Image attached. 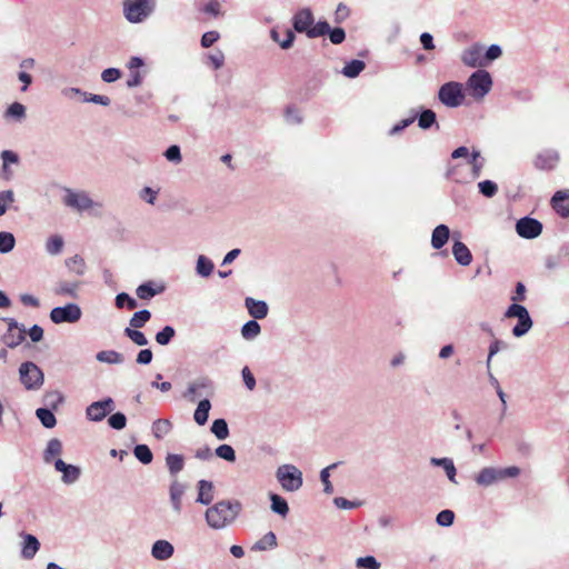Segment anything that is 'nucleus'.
I'll list each match as a JSON object with an SVG mask.
<instances>
[{
    "mask_svg": "<svg viewBox=\"0 0 569 569\" xmlns=\"http://www.w3.org/2000/svg\"><path fill=\"white\" fill-rule=\"evenodd\" d=\"M166 465L172 476L179 473L184 467V459L181 455L169 453L166 457Z\"/></svg>",
    "mask_w": 569,
    "mask_h": 569,
    "instance_id": "obj_26",
    "label": "nucleus"
},
{
    "mask_svg": "<svg viewBox=\"0 0 569 569\" xmlns=\"http://www.w3.org/2000/svg\"><path fill=\"white\" fill-rule=\"evenodd\" d=\"M246 307L251 317L254 319H263L268 315V306L264 301H258L253 298L246 299Z\"/></svg>",
    "mask_w": 569,
    "mask_h": 569,
    "instance_id": "obj_20",
    "label": "nucleus"
},
{
    "mask_svg": "<svg viewBox=\"0 0 569 569\" xmlns=\"http://www.w3.org/2000/svg\"><path fill=\"white\" fill-rule=\"evenodd\" d=\"M240 510L239 501L222 500L207 509L206 521L213 529H222L236 520Z\"/></svg>",
    "mask_w": 569,
    "mask_h": 569,
    "instance_id": "obj_1",
    "label": "nucleus"
},
{
    "mask_svg": "<svg viewBox=\"0 0 569 569\" xmlns=\"http://www.w3.org/2000/svg\"><path fill=\"white\" fill-rule=\"evenodd\" d=\"M335 467H336V465L333 463V465H331V466H329V467H327V468L322 469V470H321V473H320L321 481H322V483H323V486H325L323 490H325V492H326V493H328V495H331V493H332V491H333L332 485H331V482H330V480H329V470H330L331 468H335Z\"/></svg>",
    "mask_w": 569,
    "mask_h": 569,
    "instance_id": "obj_58",
    "label": "nucleus"
},
{
    "mask_svg": "<svg viewBox=\"0 0 569 569\" xmlns=\"http://www.w3.org/2000/svg\"><path fill=\"white\" fill-rule=\"evenodd\" d=\"M219 39V33L217 31H208L203 33L201 38V46L203 48L211 47Z\"/></svg>",
    "mask_w": 569,
    "mask_h": 569,
    "instance_id": "obj_64",
    "label": "nucleus"
},
{
    "mask_svg": "<svg viewBox=\"0 0 569 569\" xmlns=\"http://www.w3.org/2000/svg\"><path fill=\"white\" fill-rule=\"evenodd\" d=\"M62 452V443L59 439H51L48 442L47 449L44 451V460L50 462L51 459L56 456H59Z\"/></svg>",
    "mask_w": 569,
    "mask_h": 569,
    "instance_id": "obj_36",
    "label": "nucleus"
},
{
    "mask_svg": "<svg viewBox=\"0 0 569 569\" xmlns=\"http://www.w3.org/2000/svg\"><path fill=\"white\" fill-rule=\"evenodd\" d=\"M350 16V9L345 3H339L335 12V21L343 22Z\"/></svg>",
    "mask_w": 569,
    "mask_h": 569,
    "instance_id": "obj_60",
    "label": "nucleus"
},
{
    "mask_svg": "<svg viewBox=\"0 0 569 569\" xmlns=\"http://www.w3.org/2000/svg\"><path fill=\"white\" fill-rule=\"evenodd\" d=\"M260 332V325L256 320H250L241 329L244 339H253Z\"/></svg>",
    "mask_w": 569,
    "mask_h": 569,
    "instance_id": "obj_38",
    "label": "nucleus"
},
{
    "mask_svg": "<svg viewBox=\"0 0 569 569\" xmlns=\"http://www.w3.org/2000/svg\"><path fill=\"white\" fill-rule=\"evenodd\" d=\"M113 410V400L107 398L102 401L92 402L86 410L88 419L92 421H101Z\"/></svg>",
    "mask_w": 569,
    "mask_h": 569,
    "instance_id": "obj_13",
    "label": "nucleus"
},
{
    "mask_svg": "<svg viewBox=\"0 0 569 569\" xmlns=\"http://www.w3.org/2000/svg\"><path fill=\"white\" fill-rule=\"evenodd\" d=\"M501 49L499 46H496V44H492L488 48V50L486 51V53L483 54V58H485V63L487 64L488 62L499 58L501 56Z\"/></svg>",
    "mask_w": 569,
    "mask_h": 569,
    "instance_id": "obj_63",
    "label": "nucleus"
},
{
    "mask_svg": "<svg viewBox=\"0 0 569 569\" xmlns=\"http://www.w3.org/2000/svg\"><path fill=\"white\" fill-rule=\"evenodd\" d=\"M151 553L158 560H166L172 556L173 547L167 540H158L153 543Z\"/></svg>",
    "mask_w": 569,
    "mask_h": 569,
    "instance_id": "obj_21",
    "label": "nucleus"
},
{
    "mask_svg": "<svg viewBox=\"0 0 569 569\" xmlns=\"http://www.w3.org/2000/svg\"><path fill=\"white\" fill-rule=\"evenodd\" d=\"M516 230L520 237L533 239L542 232V224L536 219L525 217L518 220Z\"/></svg>",
    "mask_w": 569,
    "mask_h": 569,
    "instance_id": "obj_12",
    "label": "nucleus"
},
{
    "mask_svg": "<svg viewBox=\"0 0 569 569\" xmlns=\"http://www.w3.org/2000/svg\"><path fill=\"white\" fill-rule=\"evenodd\" d=\"M63 202L66 206L79 211L87 210L92 207V200L84 192H73L71 190H67Z\"/></svg>",
    "mask_w": 569,
    "mask_h": 569,
    "instance_id": "obj_15",
    "label": "nucleus"
},
{
    "mask_svg": "<svg viewBox=\"0 0 569 569\" xmlns=\"http://www.w3.org/2000/svg\"><path fill=\"white\" fill-rule=\"evenodd\" d=\"M366 68V64L361 60H351L348 62L343 69L342 73L348 78H355L357 77L363 69Z\"/></svg>",
    "mask_w": 569,
    "mask_h": 569,
    "instance_id": "obj_29",
    "label": "nucleus"
},
{
    "mask_svg": "<svg viewBox=\"0 0 569 569\" xmlns=\"http://www.w3.org/2000/svg\"><path fill=\"white\" fill-rule=\"evenodd\" d=\"M461 60L466 66L471 68L486 66L483 48L480 44H472L462 52Z\"/></svg>",
    "mask_w": 569,
    "mask_h": 569,
    "instance_id": "obj_14",
    "label": "nucleus"
},
{
    "mask_svg": "<svg viewBox=\"0 0 569 569\" xmlns=\"http://www.w3.org/2000/svg\"><path fill=\"white\" fill-rule=\"evenodd\" d=\"M277 479L287 491H296L302 486V472L293 465H282L277 470Z\"/></svg>",
    "mask_w": 569,
    "mask_h": 569,
    "instance_id": "obj_4",
    "label": "nucleus"
},
{
    "mask_svg": "<svg viewBox=\"0 0 569 569\" xmlns=\"http://www.w3.org/2000/svg\"><path fill=\"white\" fill-rule=\"evenodd\" d=\"M511 300L513 303H519L526 300V287L522 282H518L516 284V290L511 296Z\"/></svg>",
    "mask_w": 569,
    "mask_h": 569,
    "instance_id": "obj_62",
    "label": "nucleus"
},
{
    "mask_svg": "<svg viewBox=\"0 0 569 569\" xmlns=\"http://www.w3.org/2000/svg\"><path fill=\"white\" fill-rule=\"evenodd\" d=\"M120 77H121V72L119 69H116V68H108V69L103 70L101 73L102 80L108 83L118 80Z\"/></svg>",
    "mask_w": 569,
    "mask_h": 569,
    "instance_id": "obj_61",
    "label": "nucleus"
},
{
    "mask_svg": "<svg viewBox=\"0 0 569 569\" xmlns=\"http://www.w3.org/2000/svg\"><path fill=\"white\" fill-rule=\"evenodd\" d=\"M36 415L46 428H53L57 423L54 415L49 409L39 408L37 409Z\"/></svg>",
    "mask_w": 569,
    "mask_h": 569,
    "instance_id": "obj_34",
    "label": "nucleus"
},
{
    "mask_svg": "<svg viewBox=\"0 0 569 569\" xmlns=\"http://www.w3.org/2000/svg\"><path fill=\"white\" fill-rule=\"evenodd\" d=\"M222 0H211L208 4L203 7V12L212 16L218 17L222 14Z\"/></svg>",
    "mask_w": 569,
    "mask_h": 569,
    "instance_id": "obj_51",
    "label": "nucleus"
},
{
    "mask_svg": "<svg viewBox=\"0 0 569 569\" xmlns=\"http://www.w3.org/2000/svg\"><path fill=\"white\" fill-rule=\"evenodd\" d=\"M16 240L12 233L10 232H0V252L7 253L11 251L14 247Z\"/></svg>",
    "mask_w": 569,
    "mask_h": 569,
    "instance_id": "obj_40",
    "label": "nucleus"
},
{
    "mask_svg": "<svg viewBox=\"0 0 569 569\" xmlns=\"http://www.w3.org/2000/svg\"><path fill=\"white\" fill-rule=\"evenodd\" d=\"M315 18L310 9L303 8L299 10L292 19L293 28L297 32H306L309 38H317L329 32V23L319 21L313 24Z\"/></svg>",
    "mask_w": 569,
    "mask_h": 569,
    "instance_id": "obj_2",
    "label": "nucleus"
},
{
    "mask_svg": "<svg viewBox=\"0 0 569 569\" xmlns=\"http://www.w3.org/2000/svg\"><path fill=\"white\" fill-rule=\"evenodd\" d=\"M136 293H137L138 298H140L142 300H148L157 295V290H154L150 286V283H143L137 288Z\"/></svg>",
    "mask_w": 569,
    "mask_h": 569,
    "instance_id": "obj_50",
    "label": "nucleus"
},
{
    "mask_svg": "<svg viewBox=\"0 0 569 569\" xmlns=\"http://www.w3.org/2000/svg\"><path fill=\"white\" fill-rule=\"evenodd\" d=\"M500 479L499 470L495 468H483L477 476L476 481L481 486H489Z\"/></svg>",
    "mask_w": 569,
    "mask_h": 569,
    "instance_id": "obj_24",
    "label": "nucleus"
},
{
    "mask_svg": "<svg viewBox=\"0 0 569 569\" xmlns=\"http://www.w3.org/2000/svg\"><path fill=\"white\" fill-rule=\"evenodd\" d=\"M327 33L329 34L330 41L333 44H340L346 39V32L342 28H335L332 30L329 29V32Z\"/></svg>",
    "mask_w": 569,
    "mask_h": 569,
    "instance_id": "obj_59",
    "label": "nucleus"
},
{
    "mask_svg": "<svg viewBox=\"0 0 569 569\" xmlns=\"http://www.w3.org/2000/svg\"><path fill=\"white\" fill-rule=\"evenodd\" d=\"M21 536L23 538L21 556L22 558L30 560L38 552L40 548V542L33 535L22 533Z\"/></svg>",
    "mask_w": 569,
    "mask_h": 569,
    "instance_id": "obj_17",
    "label": "nucleus"
},
{
    "mask_svg": "<svg viewBox=\"0 0 569 569\" xmlns=\"http://www.w3.org/2000/svg\"><path fill=\"white\" fill-rule=\"evenodd\" d=\"M560 161L558 151L547 149L539 152L533 159V166L538 170L551 171L557 168Z\"/></svg>",
    "mask_w": 569,
    "mask_h": 569,
    "instance_id": "obj_11",
    "label": "nucleus"
},
{
    "mask_svg": "<svg viewBox=\"0 0 569 569\" xmlns=\"http://www.w3.org/2000/svg\"><path fill=\"white\" fill-rule=\"evenodd\" d=\"M67 267L69 270L78 276H82L86 271V262L84 259L78 254L69 258L66 261Z\"/></svg>",
    "mask_w": 569,
    "mask_h": 569,
    "instance_id": "obj_30",
    "label": "nucleus"
},
{
    "mask_svg": "<svg viewBox=\"0 0 569 569\" xmlns=\"http://www.w3.org/2000/svg\"><path fill=\"white\" fill-rule=\"evenodd\" d=\"M211 403L208 399H203L198 403L193 418L199 426H203L208 421Z\"/></svg>",
    "mask_w": 569,
    "mask_h": 569,
    "instance_id": "obj_25",
    "label": "nucleus"
},
{
    "mask_svg": "<svg viewBox=\"0 0 569 569\" xmlns=\"http://www.w3.org/2000/svg\"><path fill=\"white\" fill-rule=\"evenodd\" d=\"M453 519H455V513H453V511H451L449 509L440 511L437 516L438 525L443 526V527H448V526L452 525Z\"/></svg>",
    "mask_w": 569,
    "mask_h": 569,
    "instance_id": "obj_56",
    "label": "nucleus"
},
{
    "mask_svg": "<svg viewBox=\"0 0 569 569\" xmlns=\"http://www.w3.org/2000/svg\"><path fill=\"white\" fill-rule=\"evenodd\" d=\"M467 86L472 91V96L482 98L490 91L492 80L489 72L478 70L470 76Z\"/></svg>",
    "mask_w": 569,
    "mask_h": 569,
    "instance_id": "obj_8",
    "label": "nucleus"
},
{
    "mask_svg": "<svg viewBox=\"0 0 569 569\" xmlns=\"http://www.w3.org/2000/svg\"><path fill=\"white\" fill-rule=\"evenodd\" d=\"M450 230L446 224H439L437 226L431 236V246L435 249H441L449 239Z\"/></svg>",
    "mask_w": 569,
    "mask_h": 569,
    "instance_id": "obj_19",
    "label": "nucleus"
},
{
    "mask_svg": "<svg viewBox=\"0 0 569 569\" xmlns=\"http://www.w3.org/2000/svg\"><path fill=\"white\" fill-rule=\"evenodd\" d=\"M436 122V113L428 109L422 111L418 119V126L421 129H428Z\"/></svg>",
    "mask_w": 569,
    "mask_h": 569,
    "instance_id": "obj_42",
    "label": "nucleus"
},
{
    "mask_svg": "<svg viewBox=\"0 0 569 569\" xmlns=\"http://www.w3.org/2000/svg\"><path fill=\"white\" fill-rule=\"evenodd\" d=\"M81 317L80 308L74 303L64 307H56L50 312V319L54 323L76 322Z\"/></svg>",
    "mask_w": 569,
    "mask_h": 569,
    "instance_id": "obj_9",
    "label": "nucleus"
},
{
    "mask_svg": "<svg viewBox=\"0 0 569 569\" xmlns=\"http://www.w3.org/2000/svg\"><path fill=\"white\" fill-rule=\"evenodd\" d=\"M78 286H79L78 282L60 281L57 284V287L54 289V292L58 296L74 297L76 296V291L78 289Z\"/></svg>",
    "mask_w": 569,
    "mask_h": 569,
    "instance_id": "obj_33",
    "label": "nucleus"
},
{
    "mask_svg": "<svg viewBox=\"0 0 569 569\" xmlns=\"http://www.w3.org/2000/svg\"><path fill=\"white\" fill-rule=\"evenodd\" d=\"M216 455L221 458V459H224L229 462H233L236 460V453H234V450L231 446L229 445H221L219 446L217 449H216Z\"/></svg>",
    "mask_w": 569,
    "mask_h": 569,
    "instance_id": "obj_45",
    "label": "nucleus"
},
{
    "mask_svg": "<svg viewBox=\"0 0 569 569\" xmlns=\"http://www.w3.org/2000/svg\"><path fill=\"white\" fill-rule=\"evenodd\" d=\"M283 33H284V39L281 40L279 30L272 29L271 38L276 42H278L282 49H288L292 46L296 36H295L293 31L290 29H284Z\"/></svg>",
    "mask_w": 569,
    "mask_h": 569,
    "instance_id": "obj_27",
    "label": "nucleus"
},
{
    "mask_svg": "<svg viewBox=\"0 0 569 569\" xmlns=\"http://www.w3.org/2000/svg\"><path fill=\"white\" fill-rule=\"evenodd\" d=\"M116 306L119 309L127 307V309H129V310H133L138 307L137 301L126 292H121V293L117 295Z\"/></svg>",
    "mask_w": 569,
    "mask_h": 569,
    "instance_id": "obj_39",
    "label": "nucleus"
},
{
    "mask_svg": "<svg viewBox=\"0 0 569 569\" xmlns=\"http://www.w3.org/2000/svg\"><path fill=\"white\" fill-rule=\"evenodd\" d=\"M213 500V485L207 480H200L198 482V497L197 502L202 505H210Z\"/></svg>",
    "mask_w": 569,
    "mask_h": 569,
    "instance_id": "obj_22",
    "label": "nucleus"
},
{
    "mask_svg": "<svg viewBox=\"0 0 569 569\" xmlns=\"http://www.w3.org/2000/svg\"><path fill=\"white\" fill-rule=\"evenodd\" d=\"M62 479L67 483H71L76 481L80 476V469L78 467H74L72 465H68L66 470L62 472Z\"/></svg>",
    "mask_w": 569,
    "mask_h": 569,
    "instance_id": "obj_54",
    "label": "nucleus"
},
{
    "mask_svg": "<svg viewBox=\"0 0 569 569\" xmlns=\"http://www.w3.org/2000/svg\"><path fill=\"white\" fill-rule=\"evenodd\" d=\"M138 328H126L124 335L137 346L148 345V339L143 332L137 330Z\"/></svg>",
    "mask_w": 569,
    "mask_h": 569,
    "instance_id": "obj_37",
    "label": "nucleus"
},
{
    "mask_svg": "<svg viewBox=\"0 0 569 569\" xmlns=\"http://www.w3.org/2000/svg\"><path fill=\"white\" fill-rule=\"evenodd\" d=\"M13 202V192L11 190L0 192V216L7 211V206Z\"/></svg>",
    "mask_w": 569,
    "mask_h": 569,
    "instance_id": "obj_57",
    "label": "nucleus"
},
{
    "mask_svg": "<svg viewBox=\"0 0 569 569\" xmlns=\"http://www.w3.org/2000/svg\"><path fill=\"white\" fill-rule=\"evenodd\" d=\"M133 453L136 458L144 465L150 463L153 459V455L147 445H137L133 449Z\"/></svg>",
    "mask_w": 569,
    "mask_h": 569,
    "instance_id": "obj_35",
    "label": "nucleus"
},
{
    "mask_svg": "<svg viewBox=\"0 0 569 569\" xmlns=\"http://www.w3.org/2000/svg\"><path fill=\"white\" fill-rule=\"evenodd\" d=\"M170 501L174 511H181V500L184 493V486L180 483L177 479L172 481L170 485Z\"/></svg>",
    "mask_w": 569,
    "mask_h": 569,
    "instance_id": "obj_23",
    "label": "nucleus"
},
{
    "mask_svg": "<svg viewBox=\"0 0 569 569\" xmlns=\"http://www.w3.org/2000/svg\"><path fill=\"white\" fill-rule=\"evenodd\" d=\"M437 465H441L443 466L445 470H446V473L448 476V478L453 481L455 480V476H456V468L453 466V462L450 460V459H447V458H443V459H433L432 460Z\"/></svg>",
    "mask_w": 569,
    "mask_h": 569,
    "instance_id": "obj_55",
    "label": "nucleus"
},
{
    "mask_svg": "<svg viewBox=\"0 0 569 569\" xmlns=\"http://www.w3.org/2000/svg\"><path fill=\"white\" fill-rule=\"evenodd\" d=\"M26 328L19 326L14 319H8V331L3 335L2 341L9 348H16L26 339Z\"/></svg>",
    "mask_w": 569,
    "mask_h": 569,
    "instance_id": "obj_10",
    "label": "nucleus"
},
{
    "mask_svg": "<svg viewBox=\"0 0 569 569\" xmlns=\"http://www.w3.org/2000/svg\"><path fill=\"white\" fill-rule=\"evenodd\" d=\"M211 432L219 439L224 440L229 437L228 423L224 419H216L211 426Z\"/></svg>",
    "mask_w": 569,
    "mask_h": 569,
    "instance_id": "obj_31",
    "label": "nucleus"
},
{
    "mask_svg": "<svg viewBox=\"0 0 569 569\" xmlns=\"http://www.w3.org/2000/svg\"><path fill=\"white\" fill-rule=\"evenodd\" d=\"M213 270V263L211 260L207 259L203 256H200L197 261V271L199 274L203 277H208L211 274Z\"/></svg>",
    "mask_w": 569,
    "mask_h": 569,
    "instance_id": "obj_43",
    "label": "nucleus"
},
{
    "mask_svg": "<svg viewBox=\"0 0 569 569\" xmlns=\"http://www.w3.org/2000/svg\"><path fill=\"white\" fill-rule=\"evenodd\" d=\"M153 0H128L124 2V16L130 22H140L153 10Z\"/></svg>",
    "mask_w": 569,
    "mask_h": 569,
    "instance_id": "obj_5",
    "label": "nucleus"
},
{
    "mask_svg": "<svg viewBox=\"0 0 569 569\" xmlns=\"http://www.w3.org/2000/svg\"><path fill=\"white\" fill-rule=\"evenodd\" d=\"M505 317L518 318V323L512 329L515 337H522L532 328L533 322L528 310L519 303L510 305L505 312Z\"/></svg>",
    "mask_w": 569,
    "mask_h": 569,
    "instance_id": "obj_3",
    "label": "nucleus"
},
{
    "mask_svg": "<svg viewBox=\"0 0 569 569\" xmlns=\"http://www.w3.org/2000/svg\"><path fill=\"white\" fill-rule=\"evenodd\" d=\"M47 251L51 254H57L63 247V240L59 236H53L47 241Z\"/></svg>",
    "mask_w": 569,
    "mask_h": 569,
    "instance_id": "obj_48",
    "label": "nucleus"
},
{
    "mask_svg": "<svg viewBox=\"0 0 569 569\" xmlns=\"http://www.w3.org/2000/svg\"><path fill=\"white\" fill-rule=\"evenodd\" d=\"M357 566L365 569H379L380 563L372 556L361 557L357 559Z\"/></svg>",
    "mask_w": 569,
    "mask_h": 569,
    "instance_id": "obj_52",
    "label": "nucleus"
},
{
    "mask_svg": "<svg viewBox=\"0 0 569 569\" xmlns=\"http://www.w3.org/2000/svg\"><path fill=\"white\" fill-rule=\"evenodd\" d=\"M270 500H271V509L273 512H276L282 517H286L288 515L289 507H288L287 501L282 497H280L279 495H276V493H271Z\"/></svg>",
    "mask_w": 569,
    "mask_h": 569,
    "instance_id": "obj_28",
    "label": "nucleus"
},
{
    "mask_svg": "<svg viewBox=\"0 0 569 569\" xmlns=\"http://www.w3.org/2000/svg\"><path fill=\"white\" fill-rule=\"evenodd\" d=\"M97 359L109 363H119L123 358L117 351H101L97 355Z\"/></svg>",
    "mask_w": 569,
    "mask_h": 569,
    "instance_id": "obj_46",
    "label": "nucleus"
},
{
    "mask_svg": "<svg viewBox=\"0 0 569 569\" xmlns=\"http://www.w3.org/2000/svg\"><path fill=\"white\" fill-rule=\"evenodd\" d=\"M452 253L456 261L461 266H469L472 261V254L468 247L461 242L456 241L452 246Z\"/></svg>",
    "mask_w": 569,
    "mask_h": 569,
    "instance_id": "obj_18",
    "label": "nucleus"
},
{
    "mask_svg": "<svg viewBox=\"0 0 569 569\" xmlns=\"http://www.w3.org/2000/svg\"><path fill=\"white\" fill-rule=\"evenodd\" d=\"M277 546V538L272 531L266 533L257 543L256 548L259 550H266Z\"/></svg>",
    "mask_w": 569,
    "mask_h": 569,
    "instance_id": "obj_44",
    "label": "nucleus"
},
{
    "mask_svg": "<svg viewBox=\"0 0 569 569\" xmlns=\"http://www.w3.org/2000/svg\"><path fill=\"white\" fill-rule=\"evenodd\" d=\"M108 423L111 428L121 430L126 427L127 418L123 413L116 412L109 417Z\"/></svg>",
    "mask_w": 569,
    "mask_h": 569,
    "instance_id": "obj_47",
    "label": "nucleus"
},
{
    "mask_svg": "<svg viewBox=\"0 0 569 569\" xmlns=\"http://www.w3.org/2000/svg\"><path fill=\"white\" fill-rule=\"evenodd\" d=\"M171 429V423L168 420L159 419L153 423V431L157 438L167 435Z\"/></svg>",
    "mask_w": 569,
    "mask_h": 569,
    "instance_id": "obj_53",
    "label": "nucleus"
},
{
    "mask_svg": "<svg viewBox=\"0 0 569 569\" xmlns=\"http://www.w3.org/2000/svg\"><path fill=\"white\" fill-rule=\"evenodd\" d=\"M151 318V312L147 309L133 313L131 317L129 328H142Z\"/></svg>",
    "mask_w": 569,
    "mask_h": 569,
    "instance_id": "obj_32",
    "label": "nucleus"
},
{
    "mask_svg": "<svg viewBox=\"0 0 569 569\" xmlns=\"http://www.w3.org/2000/svg\"><path fill=\"white\" fill-rule=\"evenodd\" d=\"M20 381L28 390L39 389L43 383V373L33 362H23L19 369Z\"/></svg>",
    "mask_w": 569,
    "mask_h": 569,
    "instance_id": "obj_6",
    "label": "nucleus"
},
{
    "mask_svg": "<svg viewBox=\"0 0 569 569\" xmlns=\"http://www.w3.org/2000/svg\"><path fill=\"white\" fill-rule=\"evenodd\" d=\"M176 331L173 327L166 326L161 331L157 332L156 341L161 346H167L174 337Z\"/></svg>",
    "mask_w": 569,
    "mask_h": 569,
    "instance_id": "obj_41",
    "label": "nucleus"
},
{
    "mask_svg": "<svg viewBox=\"0 0 569 569\" xmlns=\"http://www.w3.org/2000/svg\"><path fill=\"white\" fill-rule=\"evenodd\" d=\"M478 187H479L480 192L483 196L489 197V198L493 197L498 191L497 184L495 182H492L491 180L481 181V182H479Z\"/></svg>",
    "mask_w": 569,
    "mask_h": 569,
    "instance_id": "obj_49",
    "label": "nucleus"
},
{
    "mask_svg": "<svg viewBox=\"0 0 569 569\" xmlns=\"http://www.w3.org/2000/svg\"><path fill=\"white\" fill-rule=\"evenodd\" d=\"M438 97L445 106L450 108L460 106L465 100L461 83L455 81L441 86Z\"/></svg>",
    "mask_w": 569,
    "mask_h": 569,
    "instance_id": "obj_7",
    "label": "nucleus"
},
{
    "mask_svg": "<svg viewBox=\"0 0 569 569\" xmlns=\"http://www.w3.org/2000/svg\"><path fill=\"white\" fill-rule=\"evenodd\" d=\"M551 207L560 217H569V190L557 191L551 198Z\"/></svg>",
    "mask_w": 569,
    "mask_h": 569,
    "instance_id": "obj_16",
    "label": "nucleus"
}]
</instances>
